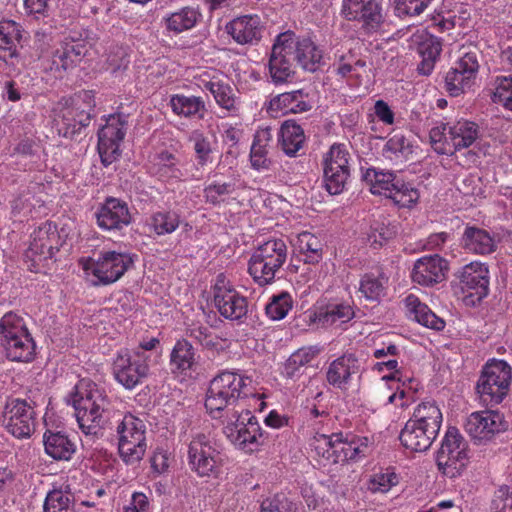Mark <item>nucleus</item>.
<instances>
[{
	"instance_id": "obj_13",
	"label": "nucleus",
	"mask_w": 512,
	"mask_h": 512,
	"mask_svg": "<svg viewBox=\"0 0 512 512\" xmlns=\"http://www.w3.org/2000/svg\"><path fill=\"white\" fill-rule=\"evenodd\" d=\"M295 49L294 32L285 31L276 36L268 62V74L274 85L287 84L293 81Z\"/></svg>"
},
{
	"instance_id": "obj_38",
	"label": "nucleus",
	"mask_w": 512,
	"mask_h": 512,
	"mask_svg": "<svg viewBox=\"0 0 512 512\" xmlns=\"http://www.w3.org/2000/svg\"><path fill=\"white\" fill-rule=\"evenodd\" d=\"M461 241L466 251L479 255L490 254L495 251L497 246L494 235L476 226H467Z\"/></svg>"
},
{
	"instance_id": "obj_30",
	"label": "nucleus",
	"mask_w": 512,
	"mask_h": 512,
	"mask_svg": "<svg viewBox=\"0 0 512 512\" xmlns=\"http://www.w3.org/2000/svg\"><path fill=\"white\" fill-rule=\"evenodd\" d=\"M263 24L256 14L234 18L226 24V31L239 45H255L262 37Z\"/></svg>"
},
{
	"instance_id": "obj_45",
	"label": "nucleus",
	"mask_w": 512,
	"mask_h": 512,
	"mask_svg": "<svg viewBox=\"0 0 512 512\" xmlns=\"http://www.w3.org/2000/svg\"><path fill=\"white\" fill-rule=\"evenodd\" d=\"M295 54L294 57L299 65L306 71H317L322 63V51L310 39L304 38L299 40L295 36Z\"/></svg>"
},
{
	"instance_id": "obj_12",
	"label": "nucleus",
	"mask_w": 512,
	"mask_h": 512,
	"mask_svg": "<svg viewBox=\"0 0 512 512\" xmlns=\"http://www.w3.org/2000/svg\"><path fill=\"white\" fill-rule=\"evenodd\" d=\"M118 450L127 464L139 462L146 452V425L144 421L131 413L123 416L117 424Z\"/></svg>"
},
{
	"instance_id": "obj_19",
	"label": "nucleus",
	"mask_w": 512,
	"mask_h": 512,
	"mask_svg": "<svg viewBox=\"0 0 512 512\" xmlns=\"http://www.w3.org/2000/svg\"><path fill=\"white\" fill-rule=\"evenodd\" d=\"M1 422L3 427L15 438L27 439L35 431L36 413L26 400L10 399L4 407Z\"/></svg>"
},
{
	"instance_id": "obj_37",
	"label": "nucleus",
	"mask_w": 512,
	"mask_h": 512,
	"mask_svg": "<svg viewBox=\"0 0 512 512\" xmlns=\"http://www.w3.org/2000/svg\"><path fill=\"white\" fill-rule=\"evenodd\" d=\"M397 346L394 344H388L382 348L375 349L373 355L379 361L373 365V370L379 373H383L385 371L390 372L388 375H384L382 377L383 380H398L402 382L403 386H406V379H402L401 374L398 370V361L395 359H387L388 356H394L397 353ZM409 389L416 391L418 383L411 379L407 378Z\"/></svg>"
},
{
	"instance_id": "obj_9",
	"label": "nucleus",
	"mask_w": 512,
	"mask_h": 512,
	"mask_svg": "<svg viewBox=\"0 0 512 512\" xmlns=\"http://www.w3.org/2000/svg\"><path fill=\"white\" fill-rule=\"evenodd\" d=\"M468 442L455 427H449L436 453L438 470L447 478L455 479L463 475L470 463Z\"/></svg>"
},
{
	"instance_id": "obj_7",
	"label": "nucleus",
	"mask_w": 512,
	"mask_h": 512,
	"mask_svg": "<svg viewBox=\"0 0 512 512\" xmlns=\"http://www.w3.org/2000/svg\"><path fill=\"white\" fill-rule=\"evenodd\" d=\"M223 432L236 448L245 453L258 451L263 445L262 429L257 418L245 408L228 411Z\"/></svg>"
},
{
	"instance_id": "obj_48",
	"label": "nucleus",
	"mask_w": 512,
	"mask_h": 512,
	"mask_svg": "<svg viewBox=\"0 0 512 512\" xmlns=\"http://www.w3.org/2000/svg\"><path fill=\"white\" fill-rule=\"evenodd\" d=\"M388 277L383 273H366L359 283V292L369 301H380L388 287Z\"/></svg>"
},
{
	"instance_id": "obj_50",
	"label": "nucleus",
	"mask_w": 512,
	"mask_h": 512,
	"mask_svg": "<svg viewBox=\"0 0 512 512\" xmlns=\"http://www.w3.org/2000/svg\"><path fill=\"white\" fill-rule=\"evenodd\" d=\"M305 140L302 127L295 122L286 121L280 129V143L283 151L289 155H295Z\"/></svg>"
},
{
	"instance_id": "obj_64",
	"label": "nucleus",
	"mask_w": 512,
	"mask_h": 512,
	"mask_svg": "<svg viewBox=\"0 0 512 512\" xmlns=\"http://www.w3.org/2000/svg\"><path fill=\"white\" fill-rule=\"evenodd\" d=\"M171 463V455L168 451L157 449L151 458V467L157 474H163L168 471Z\"/></svg>"
},
{
	"instance_id": "obj_27",
	"label": "nucleus",
	"mask_w": 512,
	"mask_h": 512,
	"mask_svg": "<svg viewBox=\"0 0 512 512\" xmlns=\"http://www.w3.org/2000/svg\"><path fill=\"white\" fill-rule=\"evenodd\" d=\"M459 281L462 292L473 298L472 303L488 295L489 270L482 262L473 261L463 266L459 272Z\"/></svg>"
},
{
	"instance_id": "obj_59",
	"label": "nucleus",
	"mask_w": 512,
	"mask_h": 512,
	"mask_svg": "<svg viewBox=\"0 0 512 512\" xmlns=\"http://www.w3.org/2000/svg\"><path fill=\"white\" fill-rule=\"evenodd\" d=\"M395 186L388 198L392 199L398 206L411 207L418 201L419 192L411 184L404 183L399 179Z\"/></svg>"
},
{
	"instance_id": "obj_41",
	"label": "nucleus",
	"mask_w": 512,
	"mask_h": 512,
	"mask_svg": "<svg viewBox=\"0 0 512 512\" xmlns=\"http://www.w3.org/2000/svg\"><path fill=\"white\" fill-rule=\"evenodd\" d=\"M201 18L202 14L198 8L187 6L167 13L162 21L167 31L180 34L193 29Z\"/></svg>"
},
{
	"instance_id": "obj_35",
	"label": "nucleus",
	"mask_w": 512,
	"mask_h": 512,
	"mask_svg": "<svg viewBox=\"0 0 512 512\" xmlns=\"http://www.w3.org/2000/svg\"><path fill=\"white\" fill-rule=\"evenodd\" d=\"M170 370L177 377L191 375L197 367L196 352L192 344L185 340H178L170 353Z\"/></svg>"
},
{
	"instance_id": "obj_46",
	"label": "nucleus",
	"mask_w": 512,
	"mask_h": 512,
	"mask_svg": "<svg viewBox=\"0 0 512 512\" xmlns=\"http://www.w3.org/2000/svg\"><path fill=\"white\" fill-rule=\"evenodd\" d=\"M45 452L56 460H69L75 453V444L61 432L47 431L43 436Z\"/></svg>"
},
{
	"instance_id": "obj_63",
	"label": "nucleus",
	"mask_w": 512,
	"mask_h": 512,
	"mask_svg": "<svg viewBox=\"0 0 512 512\" xmlns=\"http://www.w3.org/2000/svg\"><path fill=\"white\" fill-rule=\"evenodd\" d=\"M493 504L498 512H511L512 511V487L502 486L495 495Z\"/></svg>"
},
{
	"instance_id": "obj_57",
	"label": "nucleus",
	"mask_w": 512,
	"mask_h": 512,
	"mask_svg": "<svg viewBox=\"0 0 512 512\" xmlns=\"http://www.w3.org/2000/svg\"><path fill=\"white\" fill-rule=\"evenodd\" d=\"M72 495L62 489L51 490L44 501V512H66L72 510Z\"/></svg>"
},
{
	"instance_id": "obj_16",
	"label": "nucleus",
	"mask_w": 512,
	"mask_h": 512,
	"mask_svg": "<svg viewBox=\"0 0 512 512\" xmlns=\"http://www.w3.org/2000/svg\"><path fill=\"white\" fill-rule=\"evenodd\" d=\"M61 245L62 240L56 224L46 221L31 233L25 257L32 262L35 271H40L46 262L54 257Z\"/></svg>"
},
{
	"instance_id": "obj_32",
	"label": "nucleus",
	"mask_w": 512,
	"mask_h": 512,
	"mask_svg": "<svg viewBox=\"0 0 512 512\" xmlns=\"http://www.w3.org/2000/svg\"><path fill=\"white\" fill-rule=\"evenodd\" d=\"M151 171L159 179L166 182L187 181L190 179V175L183 169L181 161L168 151H162L153 157Z\"/></svg>"
},
{
	"instance_id": "obj_49",
	"label": "nucleus",
	"mask_w": 512,
	"mask_h": 512,
	"mask_svg": "<svg viewBox=\"0 0 512 512\" xmlns=\"http://www.w3.org/2000/svg\"><path fill=\"white\" fill-rule=\"evenodd\" d=\"M334 71L340 78L345 79L350 85H358L366 74V63L355 59L353 56H342L334 65Z\"/></svg>"
},
{
	"instance_id": "obj_61",
	"label": "nucleus",
	"mask_w": 512,
	"mask_h": 512,
	"mask_svg": "<svg viewBox=\"0 0 512 512\" xmlns=\"http://www.w3.org/2000/svg\"><path fill=\"white\" fill-rule=\"evenodd\" d=\"M222 141L229 148H234L240 142L243 130L238 124L223 123L220 128Z\"/></svg>"
},
{
	"instance_id": "obj_54",
	"label": "nucleus",
	"mask_w": 512,
	"mask_h": 512,
	"mask_svg": "<svg viewBox=\"0 0 512 512\" xmlns=\"http://www.w3.org/2000/svg\"><path fill=\"white\" fill-rule=\"evenodd\" d=\"M199 165L205 166L212 162L213 141L201 130H194L189 136Z\"/></svg>"
},
{
	"instance_id": "obj_22",
	"label": "nucleus",
	"mask_w": 512,
	"mask_h": 512,
	"mask_svg": "<svg viewBox=\"0 0 512 512\" xmlns=\"http://www.w3.org/2000/svg\"><path fill=\"white\" fill-rule=\"evenodd\" d=\"M203 195L205 202L213 206L241 204L251 198V189L238 179H215L204 187Z\"/></svg>"
},
{
	"instance_id": "obj_6",
	"label": "nucleus",
	"mask_w": 512,
	"mask_h": 512,
	"mask_svg": "<svg viewBox=\"0 0 512 512\" xmlns=\"http://www.w3.org/2000/svg\"><path fill=\"white\" fill-rule=\"evenodd\" d=\"M187 462L191 471L198 477L219 479L223 474L225 459L209 435L197 433L188 445Z\"/></svg>"
},
{
	"instance_id": "obj_29",
	"label": "nucleus",
	"mask_w": 512,
	"mask_h": 512,
	"mask_svg": "<svg viewBox=\"0 0 512 512\" xmlns=\"http://www.w3.org/2000/svg\"><path fill=\"white\" fill-rule=\"evenodd\" d=\"M448 262L439 255H430L415 261L411 278L414 283L429 287L445 280Z\"/></svg>"
},
{
	"instance_id": "obj_14",
	"label": "nucleus",
	"mask_w": 512,
	"mask_h": 512,
	"mask_svg": "<svg viewBox=\"0 0 512 512\" xmlns=\"http://www.w3.org/2000/svg\"><path fill=\"white\" fill-rule=\"evenodd\" d=\"M150 356L141 351L119 350L112 363L114 379L127 390H132L148 377Z\"/></svg>"
},
{
	"instance_id": "obj_26",
	"label": "nucleus",
	"mask_w": 512,
	"mask_h": 512,
	"mask_svg": "<svg viewBox=\"0 0 512 512\" xmlns=\"http://www.w3.org/2000/svg\"><path fill=\"white\" fill-rule=\"evenodd\" d=\"M96 224L104 231L116 232L132 222L127 203L114 197H108L95 212Z\"/></svg>"
},
{
	"instance_id": "obj_58",
	"label": "nucleus",
	"mask_w": 512,
	"mask_h": 512,
	"mask_svg": "<svg viewBox=\"0 0 512 512\" xmlns=\"http://www.w3.org/2000/svg\"><path fill=\"white\" fill-rule=\"evenodd\" d=\"M292 303V298L287 292L274 295L266 305V314L271 320H281L285 318L291 310Z\"/></svg>"
},
{
	"instance_id": "obj_44",
	"label": "nucleus",
	"mask_w": 512,
	"mask_h": 512,
	"mask_svg": "<svg viewBox=\"0 0 512 512\" xmlns=\"http://www.w3.org/2000/svg\"><path fill=\"white\" fill-rule=\"evenodd\" d=\"M363 180L369 186L372 194L389 197L392 189L396 187L398 178L393 172L383 171L377 168H368L363 173Z\"/></svg>"
},
{
	"instance_id": "obj_4",
	"label": "nucleus",
	"mask_w": 512,
	"mask_h": 512,
	"mask_svg": "<svg viewBox=\"0 0 512 512\" xmlns=\"http://www.w3.org/2000/svg\"><path fill=\"white\" fill-rule=\"evenodd\" d=\"M479 135L478 124L465 119L453 124L437 123L429 133L433 149L442 155H452L458 150L470 147Z\"/></svg>"
},
{
	"instance_id": "obj_5",
	"label": "nucleus",
	"mask_w": 512,
	"mask_h": 512,
	"mask_svg": "<svg viewBox=\"0 0 512 512\" xmlns=\"http://www.w3.org/2000/svg\"><path fill=\"white\" fill-rule=\"evenodd\" d=\"M134 263L128 252L103 250L97 258H81L79 265L94 285H109L118 281Z\"/></svg>"
},
{
	"instance_id": "obj_39",
	"label": "nucleus",
	"mask_w": 512,
	"mask_h": 512,
	"mask_svg": "<svg viewBox=\"0 0 512 512\" xmlns=\"http://www.w3.org/2000/svg\"><path fill=\"white\" fill-rule=\"evenodd\" d=\"M295 252L308 264L319 263L323 258V240L307 231L301 232L292 240Z\"/></svg>"
},
{
	"instance_id": "obj_40",
	"label": "nucleus",
	"mask_w": 512,
	"mask_h": 512,
	"mask_svg": "<svg viewBox=\"0 0 512 512\" xmlns=\"http://www.w3.org/2000/svg\"><path fill=\"white\" fill-rule=\"evenodd\" d=\"M404 305L409 316L419 324L437 331L444 329L445 321L426 304L422 303L416 295H407L404 299Z\"/></svg>"
},
{
	"instance_id": "obj_53",
	"label": "nucleus",
	"mask_w": 512,
	"mask_h": 512,
	"mask_svg": "<svg viewBox=\"0 0 512 512\" xmlns=\"http://www.w3.org/2000/svg\"><path fill=\"white\" fill-rule=\"evenodd\" d=\"M383 152L386 158L392 161H401L407 159L412 153V145L408 138L397 133L386 142Z\"/></svg>"
},
{
	"instance_id": "obj_56",
	"label": "nucleus",
	"mask_w": 512,
	"mask_h": 512,
	"mask_svg": "<svg viewBox=\"0 0 512 512\" xmlns=\"http://www.w3.org/2000/svg\"><path fill=\"white\" fill-rule=\"evenodd\" d=\"M492 100L506 110L512 111V75L496 77Z\"/></svg>"
},
{
	"instance_id": "obj_42",
	"label": "nucleus",
	"mask_w": 512,
	"mask_h": 512,
	"mask_svg": "<svg viewBox=\"0 0 512 512\" xmlns=\"http://www.w3.org/2000/svg\"><path fill=\"white\" fill-rule=\"evenodd\" d=\"M320 353L318 346H304L293 352L286 360L283 375L287 378H299L308 365Z\"/></svg>"
},
{
	"instance_id": "obj_18",
	"label": "nucleus",
	"mask_w": 512,
	"mask_h": 512,
	"mask_svg": "<svg viewBox=\"0 0 512 512\" xmlns=\"http://www.w3.org/2000/svg\"><path fill=\"white\" fill-rule=\"evenodd\" d=\"M213 301L218 312L226 319L239 320L247 314L246 298L223 273L216 276L212 285Z\"/></svg>"
},
{
	"instance_id": "obj_51",
	"label": "nucleus",
	"mask_w": 512,
	"mask_h": 512,
	"mask_svg": "<svg viewBox=\"0 0 512 512\" xmlns=\"http://www.w3.org/2000/svg\"><path fill=\"white\" fill-rule=\"evenodd\" d=\"M169 105L174 114L181 117H192L205 110V103L201 97L172 95Z\"/></svg>"
},
{
	"instance_id": "obj_11",
	"label": "nucleus",
	"mask_w": 512,
	"mask_h": 512,
	"mask_svg": "<svg viewBox=\"0 0 512 512\" xmlns=\"http://www.w3.org/2000/svg\"><path fill=\"white\" fill-rule=\"evenodd\" d=\"M511 367L503 360L486 363L478 379L476 390L483 403L495 405L503 401L511 383Z\"/></svg>"
},
{
	"instance_id": "obj_17",
	"label": "nucleus",
	"mask_w": 512,
	"mask_h": 512,
	"mask_svg": "<svg viewBox=\"0 0 512 512\" xmlns=\"http://www.w3.org/2000/svg\"><path fill=\"white\" fill-rule=\"evenodd\" d=\"M128 128V117L124 114H111L105 118V124L98 131V152L104 166L116 161L120 155V146Z\"/></svg>"
},
{
	"instance_id": "obj_33",
	"label": "nucleus",
	"mask_w": 512,
	"mask_h": 512,
	"mask_svg": "<svg viewBox=\"0 0 512 512\" xmlns=\"http://www.w3.org/2000/svg\"><path fill=\"white\" fill-rule=\"evenodd\" d=\"M311 109L308 95L303 90H295L279 94L269 102L268 111L278 117L286 114H297Z\"/></svg>"
},
{
	"instance_id": "obj_62",
	"label": "nucleus",
	"mask_w": 512,
	"mask_h": 512,
	"mask_svg": "<svg viewBox=\"0 0 512 512\" xmlns=\"http://www.w3.org/2000/svg\"><path fill=\"white\" fill-rule=\"evenodd\" d=\"M150 501L143 492H133L129 502L123 507V512H149Z\"/></svg>"
},
{
	"instance_id": "obj_60",
	"label": "nucleus",
	"mask_w": 512,
	"mask_h": 512,
	"mask_svg": "<svg viewBox=\"0 0 512 512\" xmlns=\"http://www.w3.org/2000/svg\"><path fill=\"white\" fill-rule=\"evenodd\" d=\"M432 0H394L393 10L397 17L417 16L424 12Z\"/></svg>"
},
{
	"instance_id": "obj_15",
	"label": "nucleus",
	"mask_w": 512,
	"mask_h": 512,
	"mask_svg": "<svg viewBox=\"0 0 512 512\" xmlns=\"http://www.w3.org/2000/svg\"><path fill=\"white\" fill-rule=\"evenodd\" d=\"M351 155L345 144L334 143L322 157L323 183L331 195L345 189L350 177Z\"/></svg>"
},
{
	"instance_id": "obj_1",
	"label": "nucleus",
	"mask_w": 512,
	"mask_h": 512,
	"mask_svg": "<svg viewBox=\"0 0 512 512\" xmlns=\"http://www.w3.org/2000/svg\"><path fill=\"white\" fill-rule=\"evenodd\" d=\"M75 409L80 429L86 435H96L109 417L110 399L106 391L89 379H81L68 400Z\"/></svg>"
},
{
	"instance_id": "obj_21",
	"label": "nucleus",
	"mask_w": 512,
	"mask_h": 512,
	"mask_svg": "<svg viewBox=\"0 0 512 512\" xmlns=\"http://www.w3.org/2000/svg\"><path fill=\"white\" fill-rule=\"evenodd\" d=\"M88 51L87 44L82 40L66 39L51 53L41 57L42 67L46 71L61 77L63 72L78 65Z\"/></svg>"
},
{
	"instance_id": "obj_10",
	"label": "nucleus",
	"mask_w": 512,
	"mask_h": 512,
	"mask_svg": "<svg viewBox=\"0 0 512 512\" xmlns=\"http://www.w3.org/2000/svg\"><path fill=\"white\" fill-rule=\"evenodd\" d=\"M287 258L282 239H270L255 249L248 263V272L259 285L271 283Z\"/></svg>"
},
{
	"instance_id": "obj_8",
	"label": "nucleus",
	"mask_w": 512,
	"mask_h": 512,
	"mask_svg": "<svg viewBox=\"0 0 512 512\" xmlns=\"http://www.w3.org/2000/svg\"><path fill=\"white\" fill-rule=\"evenodd\" d=\"M0 339L6 356L10 360L17 362L33 360L35 343L21 316L8 312L1 318Z\"/></svg>"
},
{
	"instance_id": "obj_34",
	"label": "nucleus",
	"mask_w": 512,
	"mask_h": 512,
	"mask_svg": "<svg viewBox=\"0 0 512 512\" xmlns=\"http://www.w3.org/2000/svg\"><path fill=\"white\" fill-rule=\"evenodd\" d=\"M354 309L344 301L319 304L314 313L315 321L322 327H338L354 317Z\"/></svg>"
},
{
	"instance_id": "obj_20",
	"label": "nucleus",
	"mask_w": 512,
	"mask_h": 512,
	"mask_svg": "<svg viewBox=\"0 0 512 512\" xmlns=\"http://www.w3.org/2000/svg\"><path fill=\"white\" fill-rule=\"evenodd\" d=\"M479 61L476 52H464L445 76V88L450 96H459L471 90L475 84Z\"/></svg>"
},
{
	"instance_id": "obj_47",
	"label": "nucleus",
	"mask_w": 512,
	"mask_h": 512,
	"mask_svg": "<svg viewBox=\"0 0 512 512\" xmlns=\"http://www.w3.org/2000/svg\"><path fill=\"white\" fill-rule=\"evenodd\" d=\"M21 38L20 25L13 20L0 22V59L7 60L16 55L17 43Z\"/></svg>"
},
{
	"instance_id": "obj_52",
	"label": "nucleus",
	"mask_w": 512,
	"mask_h": 512,
	"mask_svg": "<svg viewBox=\"0 0 512 512\" xmlns=\"http://www.w3.org/2000/svg\"><path fill=\"white\" fill-rule=\"evenodd\" d=\"M181 223L180 214L176 211H159L154 213L149 220L150 228L157 235L171 234Z\"/></svg>"
},
{
	"instance_id": "obj_31",
	"label": "nucleus",
	"mask_w": 512,
	"mask_h": 512,
	"mask_svg": "<svg viewBox=\"0 0 512 512\" xmlns=\"http://www.w3.org/2000/svg\"><path fill=\"white\" fill-rule=\"evenodd\" d=\"M358 371L357 358L352 354H344L329 364L326 379L333 387L346 390L351 384L352 376Z\"/></svg>"
},
{
	"instance_id": "obj_36",
	"label": "nucleus",
	"mask_w": 512,
	"mask_h": 512,
	"mask_svg": "<svg viewBox=\"0 0 512 512\" xmlns=\"http://www.w3.org/2000/svg\"><path fill=\"white\" fill-rule=\"evenodd\" d=\"M437 436L438 434L428 428L408 419L400 432L399 439L406 449L424 452L431 447Z\"/></svg>"
},
{
	"instance_id": "obj_28",
	"label": "nucleus",
	"mask_w": 512,
	"mask_h": 512,
	"mask_svg": "<svg viewBox=\"0 0 512 512\" xmlns=\"http://www.w3.org/2000/svg\"><path fill=\"white\" fill-rule=\"evenodd\" d=\"M410 46L415 47L422 58L418 65V72L422 75H430L442 51L440 39L427 30L420 29L411 35Z\"/></svg>"
},
{
	"instance_id": "obj_55",
	"label": "nucleus",
	"mask_w": 512,
	"mask_h": 512,
	"mask_svg": "<svg viewBox=\"0 0 512 512\" xmlns=\"http://www.w3.org/2000/svg\"><path fill=\"white\" fill-rule=\"evenodd\" d=\"M399 482L398 475L391 468L374 473L368 481V490L373 493H387Z\"/></svg>"
},
{
	"instance_id": "obj_25",
	"label": "nucleus",
	"mask_w": 512,
	"mask_h": 512,
	"mask_svg": "<svg viewBox=\"0 0 512 512\" xmlns=\"http://www.w3.org/2000/svg\"><path fill=\"white\" fill-rule=\"evenodd\" d=\"M465 431L475 441L486 442L506 429L502 414L493 410L472 412L465 421Z\"/></svg>"
},
{
	"instance_id": "obj_43",
	"label": "nucleus",
	"mask_w": 512,
	"mask_h": 512,
	"mask_svg": "<svg viewBox=\"0 0 512 512\" xmlns=\"http://www.w3.org/2000/svg\"><path fill=\"white\" fill-rule=\"evenodd\" d=\"M409 420L439 434L443 415L435 401H423L414 408Z\"/></svg>"
},
{
	"instance_id": "obj_23",
	"label": "nucleus",
	"mask_w": 512,
	"mask_h": 512,
	"mask_svg": "<svg viewBox=\"0 0 512 512\" xmlns=\"http://www.w3.org/2000/svg\"><path fill=\"white\" fill-rule=\"evenodd\" d=\"M197 86L203 91H209L216 103L228 111L238 109V98L230 86L227 77L216 69L201 71L195 76Z\"/></svg>"
},
{
	"instance_id": "obj_2",
	"label": "nucleus",
	"mask_w": 512,
	"mask_h": 512,
	"mask_svg": "<svg viewBox=\"0 0 512 512\" xmlns=\"http://www.w3.org/2000/svg\"><path fill=\"white\" fill-rule=\"evenodd\" d=\"M309 447L317 460L324 464H343L359 461L369 450V440L342 432L325 434L315 432Z\"/></svg>"
},
{
	"instance_id": "obj_24",
	"label": "nucleus",
	"mask_w": 512,
	"mask_h": 512,
	"mask_svg": "<svg viewBox=\"0 0 512 512\" xmlns=\"http://www.w3.org/2000/svg\"><path fill=\"white\" fill-rule=\"evenodd\" d=\"M341 15L349 21H359L367 32L378 31L383 22L382 7L377 0H343Z\"/></svg>"
},
{
	"instance_id": "obj_3",
	"label": "nucleus",
	"mask_w": 512,
	"mask_h": 512,
	"mask_svg": "<svg viewBox=\"0 0 512 512\" xmlns=\"http://www.w3.org/2000/svg\"><path fill=\"white\" fill-rule=\"evenodd\" d=\"M251 379L237 371H222L209 384L205 407L209 414L216 417L217 413L234 406L238 400L246 396V388Z\"/></svg>"
}]
</instances>
